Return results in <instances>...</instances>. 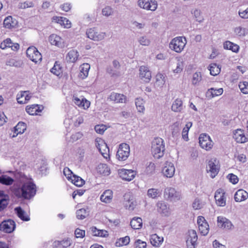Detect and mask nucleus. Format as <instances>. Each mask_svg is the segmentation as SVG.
<instances>
[{"instance_id": "nucleus-1", "label": "nucleus", "mask_w": 248, "mask_h": 248, "mask_svg": "<svg viewBox=\"0 0 248 248\" xmlns=\"http://www.w3.org/2000/svg\"><path fill=\"white\" fill-rule=\"evenodd\" d=\"M36 192L35 185L31 180H28L15 190V194L18 198L30 199L35 195Z\"/></svg>"}, {"instance_id": "nucleus-2", "label": "nucleus", "mask_w": 248, "mask_h": 248, "mask_svg": "<svg viewBox=\"0 0 248 248\" xmlns=\"http://www.w3.org/2000/svg\"><path fill=\"white\" fill-rule=\"evenodd\" d=\"M165 149V144L162 139L156 138L153 140L152 143L151 151L155 158L159 159L162 157Z\"/></svg>"}, {"instance_id": "nucleus-3", "label": "nucleus", "mask_w": 248, "mask_h": 248, "mask_svg": "<svg viewBox=\"0 0 248 248\" xmlns=\"http://www.w3.org/2000/svg\"><path fill=\"white\" fill-rule=\"evenodd\" d=\"M187 43L184 36H177L173 38L169 43V48L174 52L180 53L182 52Z\"/></svg>"}, {"instance_id": "nucleus-4", "label": "nucleus", "mask_w": 248, "mask_h": 248, "mask_svg": "<svg viewBox=\"0 0 248 248\" xmlns=\"http://www.w3.org/2000/svg\"><path fill=\"white\" fill-rule=\"evenodd\" d=\"M130 154L129 145L125 143H123L119 145V148L117 152L116 157L121 161L126 160Z\"/></svg>"}, {"instance_id": "nucleus-5", "label": "nucleus", "mask_w": 248, "mask_h": 248, "mask_svg": "<svg viewBox=\"0 0 248 248\" xmlns=\"http://www.w3.org/2000/svg\"><path fill=\"white\" fill-rule=\"evenodd\" d=\"M164 197L171 202H177L180 200L181 198V193L180 191H177L174 188L168 187L164 190Z\"/></svg>"}, {"instance_id": "nucleus-6", "label": "nucleus", "mask_w": 248, "mask_h": 248, "mask_svg": "<svg viewBox=\"0 0 248 248\" xmlns=\"http://www.w3.org/2000/svg\"><path fill=\"white\" fill-rule=\"evenodd\" d=\"M86 34L88 38L94 41L102 40L106 36L105 32L98 31L95 28L88 29Z\"/></svg>"}, {"instance_id": "nucleus-7", "label": "nucleus", "mask_w": 248, "mask_h": 248, "mask_svg": "<svg viewBox=\"0 0 248 248\" xmlns=\"http://www.w3.org/2000/svg\"><path fill=\"white\" fill-rule=\"evenodd\" d=\"M199 144L201 148L208 151L213 147V141L209 136L205 133L201 134L199 138Z\"/></svg>"}, {"instance_id": "nucleus-8", "label": "nucleus", "mask_w": 248, "mask_h": 248, "mask_svg": "<svg viewBox=\"0 0 248 248\" xmlns=\"http://www.w3.org/2000/svg\"><path fill=\"white\" fill-rule=\"evenodd\" d=\"M27 57L32 62L37 63L42 60L41 54L34 46H30L26 50Z\"/></svg>"}, {"instance_id": "nucleus-9", "label": "nucleus", "mask_w": 248, "mask_h": 248, "mask_svg": "<svg viewBox=\"0 0 248 248\" xmlns=\"http://www.w3.org/2000/svg\"><path fill=\"white\" fill-rule=\"evenodd\" d=\"M138 6L143 9L155 11L157 7V2L156 0H139Z\"/></svg>"}, {"instance_id": "nucleus-10", "label": "nucleus", "mask_w": 248, "mask_h": 248, "mask_svg": "<svg viewBox=\"0 0 248 248\" xmlns=\"http://www.w3.org/2000/svg\"><path fill=\"white\" fill-rule=\"evenodd\" d=\"M197 223L200 233L203 236L206 235L209 231V226L204 217L202 216L198 217Z\"/></svg>"}, {"instance_id": "nucleus-11", "label": "nucleus", "mask_w": 248, "mask_h": 248, "mask_svg": "<svg viewBox=\"0 0 248 248\" xmlns=\"http://www.w3.org/2000/svg\"><path fill=\"white\" fill-rule=\"evenodd\" d=\"M224 190L221 188H219L216 191L214 198L217 206L221 207L225 206L226 198Z\"/></svg>"}, {"instance_id": "nucleus-12", "label": "nucleus", "mask_w": 248, "mask_h": 248, "mask_svg": "<svg viewBox=\"0 0 248 248\" xmlns=\"http://www.w3.org/2000/svg\"><path fill=\"white\" fill-rule=\"evenodd\" d=\"M15 228V221L10 219L3 221L0 224V230L7 233L12 232Z\"/></svg>"}, {"instance_id": "nucleus-13", "label": "nucleus", "mask_w": 248, "mask_h": 248, "mask_svg": "<svg viewBox=\"0 0 248 248\" xmlns=\"http://www.w3.org/2000/svg\"><path fill=\"white\" fill-rule=\"evenodd\" d=\"M175 168L172 163L166 161L162 170L164 176L167 178H171L174 174Z\"/></svg>"}, {"instance_id": "nucleus-14", "label": "nucleus", "mask_w": 248, "mask_h": 248, "mask_svg": "<svg viewBox=\"0 0 248 248\" xmlns=\"http://www.w3.org/2000/svg\"><path fill=\"white\" fill-rule=\"evenodd\" d=\"M136 174V172L132 170L122 169L119 170V176L124 180L130 181L133 180Z\"/></svg>"}, {"instance_id": "nucleus-15", "label": "nucleus", "mask_w": 248, "mask_h": 248, "mask_svg": "<svg viewBox=\"0 0 248 248\" xmlns=\"http://www.w3.org/2000/svg\"><path fill=\"white\" fill-rule=\"evenodd\" d=\"M157 210L162 216L168 217L170 215L171 211L168 203L163 201H159L156 204Z\"/></svg>"}, {"instance_id": "nucleus-16", "label": "nucleus", "mask_w": 248, "mask_h": 248, "mask_svg": "<svg viewBox=\"0 0 248 248\" xmlns=\"http://www.w3.org/2000/svg\"><path fill=\"white\" fill-rule=\"evenodd\" d=\"M197 239L196 232L193 230L189 231L188 236L186 241L187 248H195Z\"/></svg>"}, {"instance_id": "nucleus-17", "label": "nucleus", "mask_w": 248, "mask_h": 248, "mask_svg": "<svg viewBox=\"0 0 248 248\" xmlns=\"http://www.w3.org/2000/svg\"><path fill=\"white\" fill-rule=\"evenodd\" d=\"M217 222L218 226L222 229L231 230L233 227L231 221L223 216L217 217Z\"/></svg>"}, {"instance_id": "nucleus-18", "label": "nucleus", "mask_w": 248, "mask_h": 248, "mask_svg": "<svg viewBox=\"0 0 248 248\" xmlns=\"http://www.w3.org/2000/svg\"><path fill=\"white\" fill-rule=\"evenodd\" d=\"M219 167L216 159H211L209 161L207 166V170L211 173V176L212 178H214L217 175L219 171Z\"/></svg>"}, {"instance_id": "nucleus-19", "label": "nucleus", "mask_w": 248, "mask_h": 248, "mask_svg": "<svg viewBox=\"0 0 248 248\" xmlns=\"http://www.w3.org/2000/svg\"><path fill=\"white\" fill-rule=\"evenodd\" d=\"M140 77L143 81L149 82L151 78V72L149 68L145 66H141L140 68Z\"/></svg>"}, {"instance_id": "nucleus-20", "label": "nucleus", "mask_w": 248, "mask_h": 248, "mask_svg": "<svg viewBox=\"0 0 248 248\" xmlns=\"http://www.w3.org/2000/svg\"><path fill=\"white\" fill-rule=\"evenodd\" d=\"M73 102L75 105L84 109H87L90 106V101L82 97L78 98L73 96Z\"/></svg>"}, {"instance_id": "nucleus-21", "label": "nucleus", "mask_w": 248, "mask_h": 248, "mask_svg": "<svg viewBox=\"0 0 248 248\" xmlns=\"http://www.w3.org/2000/svg\"><path fill=\"white\" fill-rule=\"evenodd\" d=\"M109 98L115 103H126L127 101V98L124 95L115 92L111 93Z\"/></svg>"}, {"instance_id": "nucleus-22", "label": "nucleus", "mask_w": 248, "mask_h": 248, "mask_svg": "<svg viewBox=\"0 0 248 248\" xmlns=\"http://www.w3.org/2000/svg\"><path fill=\"white\" fill-rule=\"evenodd\" d=\"M233 137L237 142L241 143L246 142L248 140V138L244 134V131L240 129L234 132Z\"/></svg>"}, {"instance_id": "nucleus-23", "label": "nucleus", "mask_w": 248, "mask_h": 248, "mask_svg": "<svg viewBox=\"0 0 248 248\" xmlns=\"http://www.w3.org/2000/svg\"><path fill=\"white\" fill-rule=\"evenodd\" d=\"M49 41L51 45L59 47H62L64 46L63 39L56 34H53L50 35Z\"/></svg>"}, {"instance_id": "nucleus-24", "label": "nucleus", "mask_w": 248, "mask_h": 248, "mask_svg": "<svg viewBox=\"0 0 248 248\" xmlns=\"http://www.w3.org/2000/svg\"><path fill=\"white\" fill-rule=\"evenodd\" d=\"M248 198V193L242 189L238 190L235 193L234 199L236 202H241Z\"/></svg>"}, {"instance_id": "nucleus-25", "label": "nucleus", "mask_w": 248, "mask_h": 248, "mask_svg": "<svg viewBox=\"0 0 248 248\" xmlns=\"http://www.w3.org/2000/svg\"><path fill=\"white\" fill-rule=\"evenodd\" d=\"M53 21L63 26L65 28H70L71 27V22L66 18L61 16H53Z\"/></svg>"}, {"instance_id": "nucleus-26", "label": "nucleus", "mask_w": 248, "mask_h": 248, "mask_svg": "<svg viewBox=\"0 0 248 248\" xmlns=\"http://www.w3.org/2000/svg\"><path fill=\"white\" fill-rule=\"evenodd\" d=\"M113 198V192L110 189L106 190L100 196V200L102 202L108 203H110Z\"/></svg>"}, {"instance_id": "nucleus-27", "label": "nucleus", "mask_w": 248, "mask_h": 248, "mask_svg": "<svg viewBox=\"0 0 248 248\" xmlns=\"http://www.w3.org/2000/svg\"><path fill=\"white\" fill-rule=\"evenodd\" d=\"M14 134L12 137H16L19 134H22L26 129V124L22 122H19L14 128Z\"/></svg>"}, {"instance_id": "nucleus-28", "label": "nucleus", "mask_w": 248, "mask_h": 248, "mask_svg": "<svg viewBox=\"0 0 248 248\" xmlns=\"http://www.w3.org/2000/svg\"><path fill=\"white\" fill-rule=\"evenodd\" d=\"M17 21L11 16L6 17L3 21V26L8 29H12L16 26Z\"/></svg>"}, {"instance_id": "nucleus-29", "label": "nucleus", "mask_w": 248, "mask_h": 248, "mask_svg": "<svg viewBox=\"0 0 248 248\" xmlns=\"http://www.w3.org/2000/svg\"><path fill=\"white\" fill-rule=\"evenodd\" d=\"M79 56L78 52L75 49L70 50L66 56V60L69 62H75Z\"/></svg>"}, {"instance_id": "nucleus-30", "label": "nucleus", "mask_w": 248, "mask_h": 248, "mask_svg": "<svg viewBox=\"0 0 248 248\" xmlns=\"http://www.w3.org/2000/svg\"><path fill=\"white\" fill-rule=\"evenodd\" d=\"M150 240L151 244L155 247H159L163 242V237H160L156 234H153L150 236Z\"/></svg>"}, {"instance_id": "nucleus-31", "label": "nucleus", "mask_w": 248, "mask_h": 248, "mask_svg": "<svg viewBox=\"0 0 248 248\" xmlns=\"http://www.w3.org/2000/svg\"><path fill=\"white\" fill-rule=\"evenodd\" d=\"M223 90L222 88L215 89L211 88L209 89L206 92L207 96L210 98H214L215 97L221 95L223 93Z\"/></svg>"}, {"instance_id": "nucleus-32", "label": "nucleus", "mask_w": 248, "mask_h": 248, "mask_svg": "<svg viewBox=\"0 0 248 248\" xmlns=\"http://www.w3.org/2000/svg\"><path fill=\"white\" fill-rule=\"evenodd\" d=\"M90 65L88 63H83L80 67L79 77L81 79L85 78L88 75Z\"/></svg>"}, {"instance_id": "nucleus-33", "label": "nucleus", "mask_w": 248, "mask_h": 248, "mask_svg": "<svg viewBox=\"0 0 248 248\" xmlns=\"http://www.w3.org/2000/svg\"><path fill=\"white\" fill-rule=\"evenodd\" d=\"M26 112L31 115H37L42 111V109L38 105H32L28 106L26 108Z\"/></svg>"}, {"instance_id": "nucleus-34", "label": "nucleus", "mask_w": 248, "mask_h": 248, "mask_svg": "<svg viewBox=\"0 0 248 248\" xmlns=\"http://www.w3.org/2000/svg\"><path fill=\"white\" fill-rule=\"evenodd\" d=\"M183 109V102L181 99L177 98L175 99L171 106V110L175 112H179Z\"/></svg>"}, {"instance_id": "nucleus-35", "label": "nucleus", "mask_w": 248, "mask_h": 248, "mask_svg": "<svg viewBox=\"0 0 248 248\" xmlns=\"http://www.w3.org/2000/svg\"><path fill=\"white\" fill-rule=\"evenodd\" d=\"M162 191L161 190L157 188H152L148 190L147 195L149 198L152 199H157L161 196Z\"/></svg>"}, {"instance_id": "nucleus-36", "label": "nucleus", "mask_w": 248, "mask_h": 248, "mask_svg": "<svg viewBox=\"0 0 248 248\" xmlns=\"http://www.w3.org/2000/svg\"><path fill=\"white\" fill-rule=\"evenodd\" d=\"M9 197L4 194V192L0 191V211L3 210L8 204Z\"/></svg>"}, {"instance_id": "nucleus-37", "label": "nucleus", "mask_w": 248, "mask_h": 248, "mask_svg": "<svg viewBox=\"0 0 248 248\" xmlns=\"http://www.w3.org/2000/svg\"><path fill=\"white\" fill-rule=\"evenodd\" d=\"M224 48L232 50L233 52L237 53L239 50V46L229 41H226L223 44Z\"/></svg>"}, {"instance_id": "nucleus-38", "label": "nucleus", "mask_w": 248, "mask_h": 248, "mask_svg": "<svg viewBox=\"0 0 248 248\" xmlns=\"http://www.w3.org/2000/svg\"><path fill=\"white\" fill-rule=\"evenodd\" d=\"M16 213L21 220L25 221H29L30 218L29 216L25 213V212L22 210L20 207H17L15 208Z\"/></svg>"}, {"instance_id": "nucleus-39", "label": "nucleus", "mask_w": 248, "mask_h": 248, "mask_svg": "<svg viewBox=\"0 0 248 248\" xmlns=\"http://www.w3.org/2000/svg\"><path fill=\"white\" fill-rule=\"evenodd\" d=\"M130 225L133 229H140L142 225V220L140 217H135L131 220Z\"/></svg>"}, {"instance_id": "nucleus-40", "label": "nucleus", "mask_w": 248, "mask_h": 248, "mask_svg": "<svg viewBox=\"0 0 248 248\" xmlns=\"http://www.w3.org/2000/svg\"><path fill=\"white\" fill-rule=\"evenodd\" d=\"M208 69L211 75L215 76L220 72L221 66L216 63H211L208 66Z\"/></svg>"}, {"instance_id": "nucleus-41", "label": "nucleus", "mask_w": 248, "mask_h": 248, "mask_svg": "<svg viewBox=\"0 0 248 248\" xmlns=\"http://www.w3.org/2000/svg\"><path fill=\"white\" fill-rule=\"evenodd\" d=\"M93 235L95 236L106 237L108 234L107 231L103 230H98L96 227H93L91 228Z\"/></svg>"}, {"instance_id": "nucleus-42", "label": "nucleus", "mask_w": 248, "mask_h": 248, "mask_svg": "<svg viewBox=\"0 0 248 248\" xmlns=\"http://www.w3.org/2000/svg\"><path fill=\"white\" fill-rule=\"evenodd\" d=\"M135 103L138 111L143 113L145 110L143 99L141 97H138L135 99Z\"/></svg>"}, {"instance_id": "nucleus-43", "label": "nucleus", "mask_w": 248, "mask_h": 248, "mask_svg": "<svg viewBox=\"0 0 248 248\" xmlns=\"http://www.w3.org/2000/svg\"><path fill=\"white\" fill-rule=\"evenodd\" d=\"M192 125V123L191 122H187L185 126L183 128L182 132V138L186 141H187L188 140V134L189 129L191 127Z\"/></svg>"}, {"instance_id": "nucleus-44", "label": "nucleus", "mask_w": 248, "mask_h": 248, "mask_svg": "<svg viewBox=\"0 0 248 248\" xmlns=\"http://www.w3.org/2000/svg\"><path fill=\"white\" fill-rule=\"evenodd\" d=\"M14 179L6 175H2L0 176V183L6 186H11L14 183Z\"/></svg>"}, {"instance_id": "nucleus-45", "label": "nucleus", "mask_w": 248, "mask_h": 248, "mask_svg": "<svg viewBox=\"0 0 248 248\" xmlns=\"http://www.w3.org/2000/svg\"><path fill=\"white\" fill-rule=\"evenodd\" d=\"M165 77L164 75L158 73L156 75L155 86L162 87L165 84Z\"/></svg>"}, {"instance_id": "nucleus-46", "label": "nucleus", "mask_w": 248, "mask_h": 248, "mask_svg": "<svg viewBox=\"0 0 248 248\" xmlns=\"http://www.w3.org/2000/svg\"><path fill=\"white\" fill-rule=\"evenodd\" d=\"M233 32L235 36L242 37L246 35V29L241 26H238L233 29Z\"/></svg>"}, {"instance_id": "nucleus-47", "label": "nucleus", "mask_w": 248, "mask_h": 248, "mask_svg": "<svg viewBox=\"0 0 248 248\" xmlns=\"http://www.w3.org/2000/svg\"><path fill=\"white\" fill-rule=\"evenodd\" d=\"M72 242L70 239H63L62 241H55L54 242L55 246H61L63 248H66L71 246Z\"/></svg>"}, {"instance_id": "nucleus-48", "label": "nucleus", "mask_w": 248, "mask_h": 248, "mask_svg": "<svg viewBox=\"0 0 248 248\" xmlns=\"http://www.w3.org/2000/svg\"><path fill=\"white\" fill-rule=\"evenodd\" d=\"M184 67V61L181 57L177 58V65L176 68L173 70L174 73L178 74L181 73Z\"/></svg>"}, {"instance_id": "nucleus-49", "label": "nucleus", "mask_w": 248, "mask_h": 248, "mask_svg": "<svg viewBox=\"0 0 248 248\" xmlns=\"http://www.w3.org/2000/svg\"><path fill=\"white\" fill-rule=\"evenodd\" d=\"M50 71L56 76H59L62 73V67L58 62H56L53 67L51 69Z\"/></svg>"}, {"instance_id": "nucleus-50", "label": "nucleus", "mask_w": 248, "mask_h": 248, "mask_svg": "<svg viewBox=\"0 0 248 248\" xmlns=\"http://www.w3.org/2000/svg\"><path fill=\"white\" fill-rule=\"evenodd\" d=\"M130 242V238L128 236L120 238L116 241L115 245L117 247H122L123 246L127 245Z\"/></svg>"}, {"instance_id": "nucleus-51", "label": "nucleus", "mask_w": 248, "mask_h": 248, "mask_svg": "<svg viewBox=\"0 0 248 248\" xmlns=\"http://www.w3.org/2000/svg\"><path fill=\"white\" fill-rule=\"evenodd\" d=\"M191 14L194 16L195 20L199 22H202L203 20L202 17L201 16V11L198 9H194L191 11Z\"/></svg>"}, {"instance_id": "nucleus-52", "label": "nucleus", "mask_w": 248, "mask_h": 248, "mask_svg": "<svg viewBox=\"0 0 248 248\" xmlns=\"http://www.w3.org/2000/svg\"><path fill=\"white\" fill-rule=\"evenodd\" d=\"M99 151L105 158L107 159L109 157V150L106 143L103 144V147L101 148V150Z\"/></svg>"}, {"instance_id": "nucleus-53", "label": "nucleus", "mask_w": 248, "mask_h": 248, "mask_svg": "<svg viewBox=\"0 0 248 248\" xmlns=\"http://www.w3.org/2000/svg\"><path fill=\"white\" fill-rule=\"evenodd\" d=\"M202 77L201 72H195L193 74L192 78V83L194 85H197L202 80Z\"/></svg>"}, {"instance_id": "nucleus-54", "label": "nucleus", "mask_w": 248, "mask_h": 248, "mask_svg": "<svg viewBox=\"0 0 248 248\" xmlns=\"http://www.w3.org/2000/svg\"><path fill=\"white\" fill-rule=\"evenodd\" d=\"M72 182L76 186H81L84 184V181L80 177L78 176H73V178L71 179Z\"/></svg>"}, {"instance_id": "nucleus-55", "label": "nucleus", "mask_w": 248, "mask_h": 248, "mask_svg": "<svg viewBox=\"0 0 248 248\" xmlns=\"http://www.w3.org/2000/svg\"><path fill=\"white\" fill-rule=\"evenodd\" d=\"M138 41L140 45L142 46H148L150 44V40L146 36H141L139 37Z\"/></svg>"}, {"instance_id": "nucleus-56", "label": "nucleus", "mask_w": 248, "mask_h": 248, "mask_svg": "<svg viewBox=\"0 0 248 248\" xmlns=\"http://www.w3.org/2000/svg\"><path fill=\"white\" fill-rule=\"evenodd\" d=\"M77 217L78 219H83L88 215V212L84 208H81L77 211Z\"/></svg>"}, {"instance_id": "nucleus-57", "label": "nucleus", "mask_w": 248, "mask_h": 248, "mask_svg": "<svg viewBox=\"0 0 248 248\" xmlns=\"http://www.w3.org/2000/svg\"><path fill=\"white\" fill-rule=\"evenodd\" d=\"M204 205V202H203L199 199H196L192 204V207L195 210H199L201 209Z\"/></svg>"}, {"instance_id": "nucleus-58", "label": "nucleus", "mask_w": 248, "mask_h": 248, "mask_svg": "<svg viewBox=\"0 0 248 248\" xmlns=\"http://www.w3.org/2000/svg\"><path fill=\"white\" fill-rule=\"evenodd\" d=\"M238 86L242 93H243L244 94L248 93V82H240Z\"/></svg>"}, {"instance_id": "nucleus-59", "label": "nucleus", "mask_w": 248, "mask_h": 248, "mask_svg": "<svg viewBox=\"0 0 248 248\" xmlns=\"http://www.w3.org/2000/svg\"><path fill=\"white\" fill-rule=\"evenodd\" d=\"M34 5L33 2L31 0H27L24 2H20L18 4V7L21 9H25L29 7H32Z\"/></svg>"}, {"instance_id": "nucleus-60", "label": "nucleus", "mask_w": 248, "mask_h": 248, "mask_svg": "<svg viewBox=\"0 0 248 248\" xmlns=\"http://www.w3.org/2000/svg\"><path fill=\"white\" fill-rule=\"evenodd\" d=\"M83 136V134L80 132H77L73 134L70 137V141L72 142L76 141L80 139Z\"/></svg>"}, {"instance_id": "nucleus-61", "label": "nucleus", "mask_w": 248, "mask_h": 248, "mask_svg": "<svg viewBox=\"0 0 248 248\" xmlns=\"http://www.w3.org/2000/svg\"><path fill=\"white\" fill-rule=\"evenodd\" d=\"M155 166L154 163L149 162L146 168V172L148 174H152L155 170Z\"/></svg>"}, {"instance_id": "nucleus-62", "label": "nucleus", "mask_w": 248, "mask_h": 248, "mask_svg": "<svg viewBox=\"0 0 248 248\" xmlns=\"http://www.w3.org/2000/svg\"><path fill=\"white\" fill-rule=\"evenodd\" d=\"M25 93L24 92H19L16 95V100L17 102L20 104H25L24 101Z\"/></svg>"}, {"instance_id": "nucleus-63", "label": "nucleus", "mask_w": 248, "mask_h": 248, "mask_svg": "<svg viewBox=\"0 0 248 248\" xmlns=\"http://www.w3.org/2000/svg\"><path fill=\"white\" fill-rule=\"evenodd\" d=\"M146 243L140 239L137 240L134 244L135 248H146Z\"/></svg>"}, {"instance_id": "nucleus-64", "label": "nucleus", "mask_w": 248, "mask_h": 248, "mask_svg": "<svg viewBox=\"0 0 248 248\" xmlns=\"http://www.w3.org/2000/svg\"><path fill=\"white\" fill-rule=\"evenodd\" d=\"M238 15L241 18L248 19V7L245 10H239Z\"/></svg>"}]
</instances>
